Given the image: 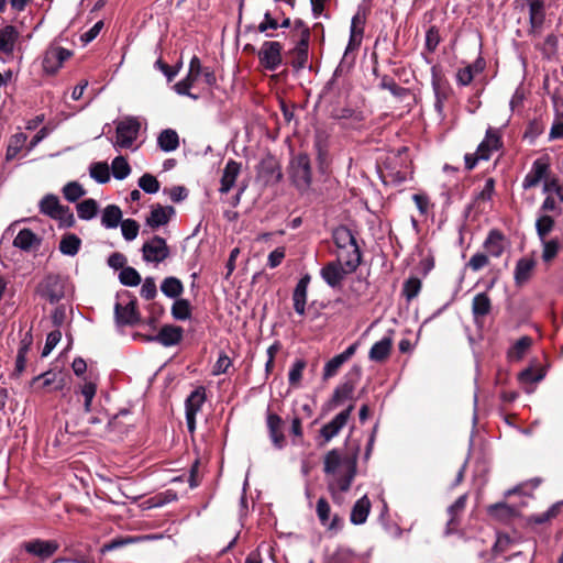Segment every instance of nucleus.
Listing matches in <instances>:
<instances>
[{
  "instance_id": "obj_1",
  "label": "nucleus",
  "mask_w": 563,
  "mask_h": 563,
  "mask_svg": "<svg viewBox=\"0 0 563 563\" xmlns=\"http://www.w3.org/2000/svg\"><path fill=\"white\" fill-rule=\"evenodd\" d=\"M345 471L331 475L327 481V488L335 504L341 505L344 501L343 493H346L356 475V461L347 460L344 462Z\"/></svg>"
},
{
  "instance_id": "obj_2",
  "label": "nucleus",
  "mask_w": 563,
  "mask_h": 563,
  "mask_svg": "<svg viewBox=\"0 0 563 563\" xmlns=\"http://www.w3.org/2000/svg\"><path fill=\"white\" fill-rule=\"evenodd\" d=\"M36 294L51 303L58 302L65 296V280L58 274L45 276L36 287Z\"/></svg>"
},
{
  "instance_id": "obj_3",
  "label": "nucleus",
  "mask_w": 563,
  "mask_h": 563,
  "mask_svg": "<svg viewBox=\"0 0 563 563\" xmlns=\"http://www.w3.org/2000/svg\"><path fill=\"white\" fill-rule=\"evenodd\" d=\"M362 368L354 365L349 372V379L340 384L333 391L331 399L329 400L330 408H336L345 400L353 399L356 382L361 378Z\"/></svg>"
},
{
  "instance_id": "obj_4",
  "label": "nucleus",
  "mask_w": 563,
  "mask_h": 563,
  "mask_svg": "<svg viewBox=\"0 0 563 563\" xmlns=\"http://www.w3.org/2000/svg\"><path fill=\"white\" fill-rule=\"evenodd\" d=\"M291 178L295 186L300 190L310 187L312 180V170L310 158L307 154H298L291 162Z\"/></svg>"
},
{
  "instance_id": "obj_5",
  "label": "nucleus",
  "mask_w": 563,
  "mask_h": 563,
  "mask_svg": "<svg viewBox=\"0 0 563 563\" xmlns=\"http://www.w3.org/2000/svg\"><path fill=\"white\" fill-rule=\"evenodd\" d=\"M141 124L135 118H128L117 124L114 146L130 148L139 136Z\"/></svg>"
},
{
  "instance_id": "obj_6",
  "label": "nucleus",
  "mask_w": 563,
  "mask_h": 563,
  "mask_svg": "<svg viewBox=\"0 0 563 563\" xmlns=\"http://www.w3.org/2000/svg\"><path fill=\"white\" fill-rule=\"evenodd\" d=\"M283 45L276 41H266L262 44L257 56L260 64L267 70H276L283 62Z\"/></svg>"
},
{
  "instance_id": "obj_7",
  "label": "nucleus",
  "mask_w": 563,
  "mask_h": 563,
  "mask_svg": "<svg viewBox=\"0 0 563 563\" xmlns=\"http://www.w3.org/2000/svg\"><path fill=\"white\" fill-rule=\"evenodd\" d=\"M21 549L27 554L46 561L52 558L59 549L56 540L31 539L21 543Z\"/></svg>"
},
{
  "instance_id": "obj_8",
  "label": "nucleus",
  "mask_w": 563,
  "mask_h": 563,
  "mask_svg": "<svg viewBox=\"0 0 563 563\" xmlns=\"http://www.w3.org/2000/svg\"><path fill=\"white\" fill-rule=\"evenodd\" d=\"M143 260L150 263H162L169 256V247L166 240L154 235L142 246Z\"/></svg>"
},
{
  "instance_id": "obj_9",
  "label": "nucleus",
  "mask_w": 563,
  "mask_h": 563,
  "mask_svg": "<svg viewBox=\"0 0 563 563\" xmlns=\"http://www.w3.org/2000/svg\"><path fill=\"white\" fill-rule=\"evenodd\" d=\"M114 321L118 327H133L140 322V312L137 310V300L130 299L126 303L115 302Z\"/></svg>"
},
{
  "instance_id": "obj_10",
  "label": "nucleus",
  "mask_w": 563,
  "mask_h": 563,
  "mask_svg": "<svg viewBox=\"0 0 563 563\" xmlns=\"http://www.w3.org/2000/svg\"><path fill=\"white\" fill-rule=\"evenodd\" d=\"M316 514L320 525L330 531H339L343 527V520L338 514L331 512V506L324 497H320L316 504Z\"/></svg>"
},
{
  "instance_id": "obj_11",
  "label": "nucleus",
  "mask_w": 563,
  "mask_h": 563,
  "mask_svg": "<svg viewBox=\"0 0 563 563\" xmlns=\"http://www.w3.org/2000/svg\"><path fill=\"white\" fill-rule=\"evenodd\" d=\"M351 273L340 261L329 262L320 271L322 279L331 288H340L344 278Z\"/></svg>"
},
{
  "instance_id": "obj_12",
  "label": "nucleus",
  "mask_w": 563,
  "mask_h": 563,
  "mask_svg": "<svg viewBox=\"0 0 563 563\" xmlns=\"http://www.w3.org/2000/svg\"><path fill=\"white\" fill-rule=\"evenodd\" d=\"M353 410L354 405L351 404L346 409L339 412L330 422L325 423L320 429V435L323 438L324 443H328L340 433V431L347 423Z\"/></svg>"
},
{
  "instance_id": "obj_13",
  "label": "nucleus",
  "mask_w": 563,
  "mask_h": 563,
  "mask_svg": "<svg viewBox=\"0 0 563 563\" xmlns=\"http://www.w3.org/2000/svg\"><path fill=\"white\" fill-rule=\"evenodd\" d=\"M550 172V162L548 156L537 158L531 166L530 172L525 176L522 188L528 190L539 185Z\"/></svg>"
},
{
  "instance_id": "obj_14",
  "label": "nucleus",
  "mask_w": 563,
  "mask_h": 563,
  "mask_svg": "<svg viewBox=\"0 0 563 563\" xmlns=\"http://www.w3.org/2000/svg\"><path fill=\"white\" fill-rule=\"evenodd\" d=\"M70 51L64 47H49L43 57L42 66L46 74L54 75L62 67L63 63L70 57Z\"/></svg>"
},
{
  "instance_id": "obj_15",
  "label": "nucleus",
  "mask_w": 563,
  "mask_h": 563,
  "mask_svg": "<svg viewBox=\"0 0 563 563\" xmlns=\"http://www.w3.org/2000/svg\"><path fill=\"white\" fill-rule=\"evenodd\" d=\"M360 342L356 341L345 349L342 353L329 360L323 367L322 378L324 380L335 376L343 364H345L357 351Z\"/></svg>"
},
{
  "instance_id": "obj_16",
  "label": "nucleus",
  "mask_w": 563,
  "mask_h": 563,
  "mask_svg": "<svg viewBox=\"0 0 563 563\" xmlns=\"http://www.w3.org/2000/svg\"><path fill=\"white\" fill-rule=\"evenodd\" d=\"M503 146L501 135L498 129L488 128L484 140L478 144L476 152L479 158L488 161L493 152L498 151Z\"/></svg>"
},
{
  "instance_id": "obj_17",
  "label": "nucleus",
  "mask_w": 563,
  "mask_h": 563,
  "mask_svg": "<svg viewBox=\"0 0 563 563\" xmlns=\"http://www.w3.org/2000/svg\"><path fill=\"white\" fill-rule=\"evenodd\" d=\"M284 424L283 419L274 412L267 411L266 413V426L269 434V439L277 450H282L286 444V438L282 431Z\"/></svg>"
},
{
  "instance_id": "obj_18",
  "label": "nucleus",
  "mask_w": 563,
  "mask_h": 563,
  "mask_svg": "<svg viewBox=\"0 0 563 563\" xmlns=\"http://www.w3.org/2000/svg\"><path fill=\"white\" fill-rule=\"evenodd\" d=\"M183 339V329L178 325L166 324L163 325L159 332L154 336H145L148 342L155 341L163 346H173L178 344Z\"/></svg>"
},
{
  "instance_id": "obj_19",
  "label": "nucleus",
  "mask_w": 563,
  "mask_h": 563,
  "mask_svg": "<svg viewBox=\"0 0 563 563\" xmlns=\"http://www.w3.org/2000/svg\"><path fill=\"white\" fill-rule=\"evenodd\" d=\"M258 175L265 180L266 184L278 183L283 177L280 166L276 158L272 155H267L261 161L258 166Z\"/></svg>"
},
{
  "instance_id": "obj_20",
  "label": "nucleus",
  "mask_w": 563,
  "mask_h": 563,
  "mask_svg": "<svg viewBox=\"0 0 563 563\" xmlns=\"http://www.w3.org/2000/svg\"><path fill=\"white\" fill-rule=\"evenodd\" d=\"M310 275L305 274L297 283L292 291L294 309L299 316H303L306 312L308 286L310 284Z\"/></svg>"
},
{
  "instance_id": "obj_21",
  "label": "nucleus",
  "mask_w": 563,
  "mask_h": 563,
  "mask_svg": "<svg viewBox=\"0 0 563 563\" xmlns=\"http://www.w3.org/2000/svg\"><path fill=\"white\" fill-rule=\"evenodd\" d=\"M308 33L305 31L303 38L298 40L296 46L289 51V55L291 56V66L296 71L303 69L308 62Z\"/></svg>"
},
{
  "instance_id": "obj_22",
  "label": "nucleus",
  "mask_w": 563,
  "mask_h": 563,
  "mask_svg": "<svg viewBox=\"0 0 563 563\" xmlns=\"http://www.w3.org/2000/svg\"><path fill=\"white\" fill-rule=\"evenodd\" d=\"M174 214V207H163L158 203L152 206L150 216L146 218V224L152 229H157L159 227L167 224Z\"/></svg>"
},
{
  "instance_id": "obj_23",
  "label": "nucleus",
  "mask_w": 563,
  "mask_h": 563,
  "mask_svg": "<svg viewBox=\"0 0 563 563\" xmlns=\"http://www.w3.org/2000/svg\"><path fill=\"white\" fill-rule=\"evenodd\" d=\"M492 311V300L487 292H479L474 296L472 301V313L476 324L483 323L484 319Z\"/></svg>"
},
{
  "instance_id": "obj_24",
  "label": "nucleus",
  "mask_w": 563,
  "mask_h": 563,
  "mask_svg": "<svg viewBox=\"0 0 563 563\" xmlns=\"http://www.w3.org/2000/svg\"><path fill=\"white\" fill-rule=\"evenodd\" d=\"M393 330L379 341L375 342L368 352V358L373 362H384L388 358L393 347Z\"/></svg>"
},
{
  "instance_id": "obj_25",
  "label": "nucleus",
  "mask_w": 563,
  "mask_h": 563,
  "mask_svg": "<svg viewBox=\"0 0 563 563\" xmlns=\"http://www.w3.org/2000/svg\"><path fill=\"white\" fill-rule=\"evenodd\" d=\"M241 173V163H238L234 159H229L225 164V167L222 172V177L220 180L219 191L221 194H228L233 186L235 185L236 178Z\"/></svg>"
},
{
  "instance_id": "obj_26",
  "label": "nucleus",
  "mask_w": 563,
  "mask_h": 563,
  "mask_svg": "<svg viewBox=\"0 0 563 563\" xmlns=\"http://www.w3.org/2000/svg\"><path fill=\"white\" fill-rule=\"evenodd\" d=\"M42 240L31 229H22L13 240V246L30 252L40 247Z\"/></svg>"
},
{
  "instance_id": "obj_27",
  "label": "nucleus",
  "mask_w": 563,
  "mask_h": 563,
  "mask_svg": "<svg viewBox=\"0 0 563 563\" xmlns=\"http://www.w3.org/2000/svg\"><path fill=\"white\" fill-rule=\"evenodd\" d=\"M536 267V261L530 257H522L516 263L514 279L516 286H522L529 282Z\"/></svg>"
},
{
  "instance_id": "obj_28",
  "label": "nucleus",
  "mask_w": 563,
  "mask_h": 563,
  "mask_svg": "<svg viewBox=\"0 0 563 563\" xmlns=\"http://www.w3.org/2000/svg\"><path fill=\"white\" fill-rule=\"evenodd\" d=\"M346 266L347 272H355L362 262L360 246L354 244L351 249L338 250V260Z\"/></svg>"
},
{
  "instance_id": "obj_29",
  "label": "nucleus",
  "mask_w": 563,
  "mask_h": 563,
  "mask_svg": "<svg viewBox=\"0 0 563 563\" xmlns=\"http://www.w3.org/2000/svg\"><path fill=\"white\" fill-rule=\"evenodd\" d=\"M351 460L350 457H342L339 450L333 449L329 451L323 461V471L327 475H335L345 471L344 462Z\"/></svg>"
},
{
  "instance_id": "obj_30",
  "label": "nucleus",
  "mask_w": 563,
  "mask_h": 563,
  "mask_svg": "<svg viewBox=\"0 0 563 563\" xmlns=\"http://www.w3.org/2000/svg\"><path fill=\"white\" fill-rule=\"evenodd\" d=\"M504 235L498 230H492L489 231L487 238L485 239L483 243V247L485 250V253L493 257H499L505 250V243H504Z\"/></svg>"
},
{
  "instance_id": "obj_31",
  "label": "nucleus",
  "mask_w": 563,
  "mask_h": 563,
  "mask_svg": "<svg viewBox=\"0 0 563 563\" xmlns=\"http://www.w3.org/2000/svg\"><path fill=\"white\" fill-rule=\"evenodd\" d=\"M371 507V500L366 495L357 499L352 507L350 521L355 526L365 523L369 515Z\"/></svg>"
},
{
  "instance_id": "obj_32",
  "label": "nucleus",
  "mask_w": 563,
  "mask_h": 563,
  "mask_svg": "<svg viewBox=\"0 0 563 563\" xmlns=\"http://www.w3.org/2000/svg\"><path fill=\"white\" fill-rule=\"evenodd\" d=\"M431 85L434 92L435 100L445 102L450 95L448 82L443 80L441 70L438 65L431 67Z\"/></svg>"
},
{
  "instance_id": "obj_33",
  "label": "nucleus",
  "mask_w": 563,
  "mask_h": 563,
  "mask_svg": "<svg viewBox=\"0 0 563 563\" xmlns=\"http://www.w3.org/2000/svg\"><path fill=\"white\" fill-rule=\"evenodd\" d=\"M19 38V32L13 25H5L0 29V53L11 55Z\"/></svg>"
},
{
  "instance_id": "obj_34",
  "label": "nucleus",
  "mask_w": 563,
  "mask_h": 563,
  "mask_svg": "<svg viewBox=\"0 0 563 563\" xmlns=\"http://www.w3.org/2000/svg\"><path fill=\"white\" fill-rule=\"evenodd\" d=\"M332 239L338 250L351 249V246L357 244L352 231L344 225H340L333 230Z\"/></svg>"
},
{
  "instance_id": "obj_35",
  "label": "nucleus",
  "mask_w": 563,
  "mask_h": 563,
  "mask_svg": "<svg viewBox=\"0 0 563 563\" xmlns=\"http://www.w3.org/2000/svg\"><path fill=\"white\" fill-rule=\"evenodd\" d=\"M157 145L166 153L176 151L179 146L178 133L173 129L163 130L157 136Z\"/></svg>"
},
{
  "instance_id": "obj_36",
  "label": "nucleus",
  "mask_w": 563,
  "mask_h": 563,
  "mask_svg": "<svg viewBox=\"0 0 563 563\" xmlns=\"http://www.w3.org/2000/svg\"><path fill=\"white\" fill-rule=\"evenodd\" d=\"M205 401L206 388L203 386H199L195 390H192L186 399V413L197 415L201 410V407L205 404Z\"/></svg>"
},
{
  "instance_id": "obj_37",
  "label": "nucleus",
  "mask_w": 563,
  "mask_h": 563,
  "mask_svg": "<svg viewBox=\"0 0 563 563\" xmlns=\"http://www.w3.org/2000/svg\"><path fill=\"white\" fill-rule=\"evenodd\" d=\"M122 221V211L117 205H109L103 209L101 224L106 229H114Z\"/></svg>"
},
{
  "instance_id": "obj_38",
  "label": "nucleus",
  "mask_w": 563,
  "mask_h": 563,
  "mask_svg": "<svg viewBox=\"0 0 563 563\" xmlns=\"http://www.w3.org/2000/svg\"><path fill=\"white\" fill-rule=\"evenodd\" d=\"M81 240L74 233H67L59 241V251L64 255L75 256L80 249Z\"/></svg>"
},
{
  "instance_id": "obj_39",
  "label": "nucleus",
  "mask_w": 563,
  "mask_h": 563,
  "mask_svg": "<svg viewBox=\"0 0 563 563\" xmlns=\"http://www.w3.org/2000/svg\"><path fill=\"white\" fill-rule=\"evenodd\" d=\"M279 27V22L275 19L269 11L264 13L263 21L257 25H247L245 27L246 32H258L265 33L266 36H273V34L268 33V30H277Z\"/></svg>"
},
{
  "instance_id": "obj_40",
  "label": "nucleus",
  "mask_w": 563,
  "mask_h": 563,
  "mask_svg": "<svg viewBox=\"0 0 563 563\" xmlns=\"http://www.w3.org/2000/svg\"><path fill=\"white\" fill-rule=\"evenodd\" d=\"M63 206L64 205L59 202L58 197L53 194L44 196L38 203L40 212L49 217L51 219L58 210H60Z\"/></svg>"
},
{
  "instance_id": "obj_41",
  "label": "nucleus",
  "mask_w": 563,
  "mask_h": 563,
  "mask_svg": "<svg viewBox=\"0 0 563 563\" xmlns=\"http://www.w3.org/2000/svg\"><path fill=\"white\" fill-rule=\"evenodd\" d=\"M161 290L168 298H178L184 291V286L180 279L170 276L162 282Z\"/></svg>"
},
{
  "instance_id": "obj_42",
  "label": "nucleus",
  "mask_w": 563,
  "mask_h": 563,
  "mask_svg": "<svg viewBox=\"0 0 563 563\" xmlns=\"http://www.w3.org/2000/svg\"><path fill=\"white\" fill-rule=\"evenodd\" d=\"M98 208L99 206L95 199H85L76 206L78 218L86 221L91 220L97 216Z\"/></svg>"
},
{
  "instance_id": "obj_43",
  "label": "nucleus",
  "mask_w": 563,
  "mask_h": 563,
  "mask_svg": "<svg viewBox=\"0 0 563 563\" xmlns=\"http://www.w3.org/2000/svg\"><path fill=\"white\" fill-rule=\"evenodd\" d=\"M26 140H27L26 134H24L22 132L15 133L10 137L9 144L7 147V153H5L7 161H11L18 156V154L21 152V150L25 145Z\"/></svg>"
},
{
  "instance_id": "obj_44",
  "label": "nucleus",
  "mask_w": 563,
  "mask_h": 563,
  "mask_svg": "<svg viewBox=\"0 0 563 563\" xmlns=\"http://www.w3.org/2000/svg\"><path fill=\"white\" fill-rule=\"evenodd\" d=\"M422 283L420 278L411 276L404 282L401 294L408 302L413 300L420 292Z\"/></svg>"
},
{
  "instance_id": "obj_45",
  "label": "nucleus",
  "mask_w": 563,
  "mask_h": 563,
  "mask_svg": "<svg viewBox=\"0 0 563 563\" xmlns=\"http://www.w3.org/2000/svg\"><path fill=\"white\" fill-rule=\"evenodd\" d=\"M488 514L498 519V520H506L510 517L515 516L516 510L514 507L509 506L506 503H496L487 508Z\"/></svg>"
},
{
  "instance_id": "obj_46",
  "label": "nucleus",
  "mask_w": 563,
  "mask_h": 563,
  "mask_svg": "<svg viewBox=\"0 0 563 563\" xmlns=\"http://www.w3.org/2000/svg\"><path fill=\"white\" fill-rule=\"evenodd\" d=\"M561 504L552 505L547 511L541 514L531 515L527 518L529 525H543L559 515Z\"/></svg>"
},
{
  "instance_id": "obj_47",
  "label": "nucleus",
  "mask_w": 563,
  "mask_h": 563,
  "mask_svg": "<svg viewBox=\"0 0 563 563\" xmlns=\"http://www.w3.org/2000/svg\"><path fill=\"white\" fill-rule=\"evenodd\" d=\"M531 344L532 340L530 336H521L508 351V357L516 361L521 360Z\"/></svg>"
},
{
  "instance_id": "obj_48",
  "label": "nucleus",
  "mask_w": 563,
  "mask_h": 563,
  "mask_svg": "<svg viewBox=\"0 0 563 563\" xmlns=\"http://www.w3.org/2000/svg\"><path fill=\"white\" fill-rule=\"evenodd\" d=\"M172 316L175 320L184 321L190 319V302L187 299H176L172 306Z\"/></svg>"
},
{
  "instance_id": "obj_49",
  "label": "nucleus",
  "mask_w": 563,
  "mask_h": 563,
  "mask_svg": "<svg viewBox=\"0 0 563 563\" xmlns=\"http://www.w3.org/2000/svg\"><path fill=\"white\" fill-rule=\"evenodd\" d=\"M62 192L64 195V198L69 202H76L86 195V190L78 181L67 183L63 187Z\"/></svg>"
},
{
  "instance_id": "obj_50",
  "label": "nucleus",
  "mask_w": 563,
  "mask_h": 563,
  "mask_svg": "<svg viewBox=\"0 0 563 563\" xmlns=\"http://www.w3.org/2000/svg\"><path fill=\"white\" fill-rule=\"evenodd\" d=\"M90 177L99 184H106L110 180L109 166L104 162H97L90 165Z\"/></svg>"
},
{
  "instance_id": "obj_51",
  "label": "nucleus",
  "mask_w": 563,
  "mask_h": 563,
  "mask_svg": "<svg viewBox=\"0 0 563 563\" xmlns=\"http://www.w3.org/2000/svg\"><path fill=\"white\" fill-rule=\"evenodd\" d=\"M307 366V362L303 358H297L288 373V382L292 387H299L302 378V373Z\"/></svg>"
},
{
  "instance_id": "obj_52",
  "label": "nucleus",
  "mask_w": 563,
  "mask_h": 563,
  "mask_svg": "<svg viewBox=\"0 0 563 563\" xmlns=\"http://www.w3.org/2000/svg\"><path fill=\"white\" fill-rule=\"evenodd\" d=\"M111 169L113 177L119 180L126 178L131 173V167L123 156H117L112 161Z\"/></svg>"
},
{
  "instance_id": "obj_53",
  "label": "nucleus",
  "mask_w": 563,
  "mask_h": 563,
  "mask_svg": "<svg viewBox=\"0 0 563 563\" xmlns=\"http://www.w3.org/2000/svg\"><path fill=\"white\" fill-rule=\"evenodd\" d=\"M119 280L124 286L134 287L137 286L141 283V275L139 272L131 267L125 266L120 273H119Z\"/></svg>"
},
{
  "instance_id": "obj_54",
  "label": "nucleus",
  "mask_w": 563,
  "mask_h": 563,
  "mask_svg": "<svg viewBox=\"0 0 563 563\" xmlns=\"http://www.w3.org/2000/svg\"><path fill=\"white\" fill-rule=\"evenodd\" d=\"M553 228H554V219L547 213L539 216V218L536 221V230H537L539 238L542 241L553 230Z\"/></svg>"
},
{
  "instance_id": "obj_55",
  "label": "nucleus",
  "mask_w": 563,
  "mask_h": 563,
  "mask_svg": "<svg viewBox=\"0 0 563 563\" xmlns=\"http://www.w3.org/2000/svg\"><path fill=\"white\" fill-rule=\"evenodd\" d=\"M56 378H57V374L56 373L46 372V373H43V374L34 377L32 379V384H35V383L42 380V387L43 388L48 387L51 385H54L53 390H62L63 387H64V380L59 379L57 382Z\"/></svg>"
},
{
  "instance_id": "obj_56",
  "label": "nucleus",
  "mask_w": 563,
  "mask_h": 563,
  "mask_svg": "<svg viewBox=\"0 0 563 563\" xmlns=\"http://www.w3.org/2000/svg\"><path fill=\"white\" fill-rule=\"evenodd\" d=\"M52 219L58 222L59 228H71L75 225V217L68 206H63Z\"/></svg>"
},
{
  "instance_id": "obj_57",
  "label": "nucleus",
  "mask_w": 563,
  "mask_h": 563,
  "mask_svg": "<svg viewBox=\"0 0 563 563\" xmlns=\"http://www.w3.org/2000/svg\"><path fill=\"white\" fill-rule=\"evenodd\" d=\"M562 205L563 201H560L555 195H547L540 207V211L542 213L553 212L554 214L560 216L562 213Z\"/></svg>"
},
{
  "instance_id": "obj_58",
  "label": "nucleus",
  "mask_w": 563,
  "mask_h": 563,
  "mask_svg": "<svg viewBox=\"0 0 563 563\" xmlns=\"http://www.w3.org/2000/svg\"><path fill=\"white\" fill-rule=\"evenodd\" d=\"M97 385L93 382H85L80 387V394L85 398L84 410L86 412L91 411L92 399L96 396Z\"/></svg>"
},
{
  "instance_id": "obj_59",
  "label": "nucleus",
  "mask_w": 563,
  "mask_h": 563,
  "mask_svg": "<svg viewBox=\"0 0 563 563\" xmlns=\"http://www.w3.org/2000/svg\"><path fill=\"white\" fill-rule=\"evenodd\" d=\"M441 42L440 31L435 25L430 26L426 32L424 47L429 53H434Z\"/></svg>"
},
{
  "instance_id": "obj_60",
  "label": "nucleus",
  "mask_w": 563,
  "mask_h": 563,
  "mask_svg": "<svg viewBox=\"0 0 563 563\" xmlns=\"http://www.w3.org/2000/svg\"><path fill=\"white\" fill-rule=\"evenodd\" d=\"M139 187L146 194H156L159 190V181L151 174H144L139 179Z\"/></svg>"
},
{
  "instance_id": "obj_61",
  "label": "nucleus",
  "mask_w": 563,
  "mask_h": 563,
  "mask_svg": "<svg viewBox=\"0 0 563 563\" xmlns=\"http://www.w3.org/2000/svg\"><path fill=\"white\" fill-rule=\"evenodd\" d=\"M140 225L133 219H125L121 221V232L126 241H133L139 234Z\"/></svg>"
},
{
  "instance_id": "obj_62",
  "label": "nucleus",
  "mask_w": 563,
  "mask_h": 563,
  "mask_svg": "<svg viewBox=\"0 0 563 563\" xmlns=\"http://www.w3.org/2000/svg\"><path fill=\"white\" fill-rule=\"evenodd\" d=\"M542 191L545 195H555L560 201H563V184H561L559 178L545 180Z\"/></svg>"
},
{
  "instance_id": "obj_63",
  "label": "nucleus",
  "mask_w": 563,
  "mask_h": 563,
  "mask_svg": "<svg viewBox=\"0 0 563 563\" xmlns=\"http://www.w3.org/2000/svg\"><path fill=\"white\" fill-rule=\"evenodd\" d=\"M559 40L555 34H549L544 38L541 52L547 58H551L558 52Z\"/></svg>"
},
{
  "instance_id": "obj_64",
  "label": "nucleus",
  "mask_w": 563,
  "mask_h": 563,
  "mask_svg": "<svg viewBox=\"0 0 563 563\" xmlns=\"http://www.w3.org/2000/svg\"><path fill=\"white\" fill-rule=\"evenodd\" d=\"M549 137L550 140L563 139V111L556 113Z\"/></svg>"
}]
</instances>
